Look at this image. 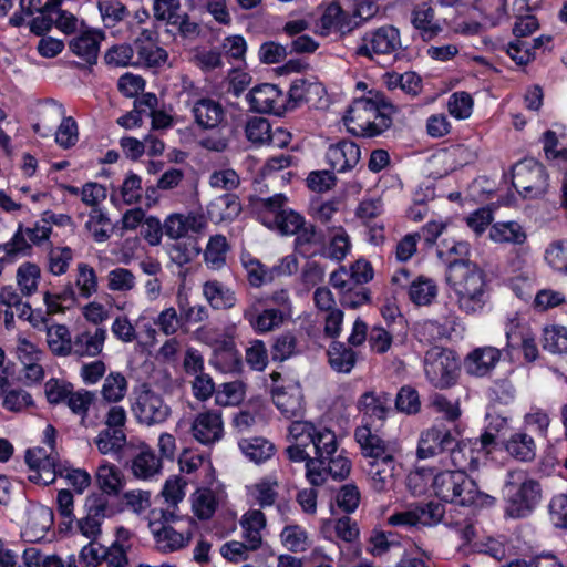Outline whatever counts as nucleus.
<instances>
[{
    "instance_id": "nucleus-52",
    "label": "nucleus",
    "mask_w": 567,
    "mask_h": 567,
    "mask_svg": "<svg viewBox=\"0 0 567 567\" xmlns=\"http://www.w3.org/2000/svg\"><path fill=\"white\" fill-rule=\"evenodd\" d=\"M94 443L101 454H117L126 443V435L122 429H104L94 439Z\"/></svg>"
},
{
    "instance_id": "nucleus-55",
    "label": "nucleus",
    "mask_w": 567,
    "mask_h": 567,
    "mask_svg": "<svg viewBox=\"0 0 567 567\" xmlns=\"http://www.w3.org/2000/svg\"><path fill=\"white\" fill-rule=\"evenodd\" d=\"M72 259L73 250L70 247H51L47 255V268L54 276L63 275Z\"/></svg>"
},
{
    "instance_id": "nucleus-61",
    "label": "nucleus",
    "mask_w": 567,
    "mask_h": 567,
    "mask_svg": "<svg viewBox=\"0 0 567 567\" xmlns=\"http://www.w3.org/2000/svg\"><path fill=\"white\" fill-rule=\"evenodd\" d=\"M62 0H48L40 10V16L32 19L30 22V30L37 35H43L49 32L54 25V12L60 7Z\"/></svg>"
},
{
    "instance_id": "nucleus-5",
    "label": "nucleus",
    "mask_w": 567,
    "mask_h": 567,
    "mask_svg": "<svg viewBox=\"0 0 567 567\" xmlns=\"http://www.w3.org/2000/svg\"><path fill=\"white\" fill-rule=\"evenodd\" d=\"M434 494L442 501L461 506L488 507L495 498L478 489L475 481L463 471H444L434 476Z\"/></svg>"
},
{
    "instance_id": "nucleus-7",
    "label": "nucleus",
    "mask_w": 567,
    "mask_h": 567,
    "mask_svg": "<svg viewBox=\"0 0 567 567\" xmlns=\"http://www.w3.org/2000/svg\"><path fill=\"white\" fill-rule=\"evenodd\" d=\"M505 489L508 502L506 512L514 518L527 516L542 497L538 482L519 470L508 472Z\"/></svg>"
},
{
    "instance_id": "nucleus-63",
    "label": "nucleus",
    "mask_w": 567,
    "mask_h": 567,
    "mask_svg": "<svg viewBox=\"0 0 567 567\" xmlns=\"http://www.w3.org/2000/svg\"><path fill=\"white\" fill-rule=\"evenodd\" d=\"M95 399V393L82 389L72 391L65 404L74 414L81 416V424L84 425L90 406L94 403Z\"/></svg>"
},
{
    "instance_id": "nucleus-41",
    "label": "nucleus",
    "mask_w": 567,
    "mask_h": 567,
    "mask_svg": "<svg viewBox=\"0 0 567 567\" xmlns=\"http://www.w3.org/2000/svg\"><path fill=\"white\" fill-rule=\"evenodd\" d=\"M96 483L104 494L117 496L124 488L125 480L115 465L105 462L97 467Z\"/></svg>"
},
{
    "instance_id": "nucleus-21",
    "label": "nucleus",
    "mask_w": 567,
    "mask_h": 567,
    "mask_svg": "<svg viewBox=\"0 0 567 567\" xmlns=\"http://www.w3.org/2000/svg\"><path fill=\"white\" fill-rule=\"evenodd\" d=\"M411 23L417 37L425 42L434 40L444 31L442 21L436 18L435 10L427 2L419 3L412 9Z\"/></svg>"
},
{
    "instance_id": "nucleus-26",
    "label": "nucleus",
    "mask_w": 567,
    "mask_h": 567,
    "mask_svg": "<svg viewBox=\"0 0 567 567\" xmlns=\"http://www.w3.org/2000/svg\"><path fill=\"white\" fill-rule=\"evenodd\" d=\"M328 241L323 239L320 256L336 262H341L351 250V241L348 233L341 226L328 227Z\"/></svg>"
},
{
    "instance_id": "nucleus-30",
    "label": "nucleus",
    "mask_w": 567,
    "mask_h": 567,
    "mask_svg": "<svg viewBox=\"0 0 567 567\" xmlns=\"http://www.w3.org/2000/svg\"><path fill=\"white\" fill-rule=\"evenodd\" d=\"M103 39L104 34L100 31H85L73 38L69 48L75 55L92 65L96 63L100 43Z\"/></svg>"
},
{
    "instance_id": "nucleus-24",
    "label": "nucleus",
    "mask_w": 567,
    "mask_h": 567,
    "mask_svg": "<svg viewBox=\"0 0 567 567\" xmlns=\"http://www.w3.org/2000/svg\"><path fill=\"white\" fill-rule=\"evenodd\" d=\"M31 307L22 300V297L12 286L3 287L0 290V317L3 316L6 327L9 329L14 317L27 320L31 317Z\"/></svg>"
},
{
    "instance_id": "nucleus-38",
    "label": "nucleus",
    "mask_w": 567,
    "mask_h": 567,
    "mask_svg": "<svg viewBox=\"0 0 567 567\" xmlns=\"http://www.w3.org/2000/svg\"><path fill=\"white\" fill-rule=\"evenodd\" d=\"M64 117L63 104L55 100H47L40 111L39 121L33 125V131L41 136H49Z\"/></svg>"
},
{
    "instance_id": "nucleus-46",
    "label": "nucleus",
    "mask_w": 567,
    "mask_h": 567,
    "mask_svg": "<svg viewBox=\"0 0 567 567\" xmlns=\"http://www.w3.org/2000/svg\"><path fill=\"white\" fill-rule=\"evenodd\" d=\"M506 451L516 460L528 462L536 455L534 439L526 433H515L506 442Z\"/></svg>"
},
{
    "instance_id": "nucleus-39",
    "label": "nucleus",
    "mask_w": 567,
    "mask_h": 567,
    "mask_svg": "<svg viewBox=\"0 0 567 567\" xmlns=\"http://www.w3.org/2000/svg\"><path fill=\"white\" fill-rule=\"evenodd\" d=\"M238 446L243 454L256 464L265 463L274 456L276 451L275 445L261 436L241 439Z\"/></svg>"
},
{
    "instance_id": "nucleus-19",
    "label": "nucleus",
    "mask_w": 567,
    "mask_h": 567,
    "mask_svg": "<svg viewBox=\"0 0 567 567\" xmlns=\"http://www.w3.org/2000/svg\"><path fill=\"white\" fill-rule=\"evenodd\" d=\"M150 528L155 538L157 550L164 554L187 547L193 537L189 528L176 530L172 525L162 524L161 522H151Z\"/></svg>"
},
{
    "instance_id": "nucleus-27",
    "label": "nucleus",
    "mask_w": 567,
    "mask_h": 567,
    "mask_svg": "<svg viewBox=\"0 0 567 567\" xmlns=\"http://www.w3.org/2000/svg\"><path fill=\"white\" fill-rule=\"evenodd\" d=\"M192 113L195 123L205 130L217 127L225 117L221 104L209 97L197 100L192 107Z\"/></svg>"
},
{
    "instance_id": "nucleus-37",
    "label": "nucleus",
    "mask_w": 567,
    "mask_h": 567,
    "mask_svg": "<svg viewBox=\"0 0 567 567\" xmlns=\"http://www.w3.org/2000/svg\"><path fill=\"white\" fill-rule=\"evenodd\" d=\"M203 296L213 309H230L237 302L236 293L218 280H208L203 285Z\"/></svg>"
},
{
    "instance_id": "nucleus-45",
    "label": "nucleus",
    "mask_w": 567,
    "mask_h": 567,
    "mask_svg": "<svg viewBox=\"0 0 567 567\" xmlns=\"http://www.w3.org/2000/svg\"><path fill=\"white\" fill-rule=\"evenodd\" d=\"M240 261L244 269L246 270L247 280L251 287L260 288L261 286L274 280L271 268H267L250 254H243Z\"/></svg>"
},
{
    "instance_id": "nucleus-8",
    "label": "nucleus",
    "mask_w": 567,
    "mask_h": 567,
    "mask_svg": "<svg viewBox=\"0 0 567 567\" xmlns=\"http://www.w3.org/2000/svg\"><path fill=\"white\" fill-rule=\"evenodd\" d=\"M458 362L453 352L440 347L431 348L424 355V372L429 382L440 389L455 383Z\"/></svg>"
},
{
    "instance_id": "nucleus-25",
    "label": "nucleus",
    "mask_w": 567,
    "mask_h": 567,
    "mask_svg": "<svg viewBox=\"0 0 567 567\" xmlns=\"http://www.w3.org/2000/svg\"><path fill=\"white\" fill-rule=\"evenodd\" d=\"M272 401L287 419L299 417L303 412L302 392L299 385L277 388L272 391Z\"/></svg>"
},
{
    "instance_id": "nucleus-43",
    "label": "nucleus",
    "mask_w": 567,
    "mask_h": 567,
    "mask_svg": "<svg viewBox=\"0 0 567 567\" xmlns=\"http://www.w3.org/2000/svg\"><path fill=\"white\" fill-rule=\"evenodd\" d=\"M477 442H457L447 451L450 453L451 463L457 468L456 471H474L478 467V458L475 456V447Z\"/></svg>"
},
{
    "instance_id": "nucleus-14",
    "label": "nucleus",
    "mask_w": 567,
    "mask_h": 567,
    "mask_svg": "<svg viewBox=\"0 0 567 567\" xmlns=\"http://www.w3.org/2000/svg\"><path fill=\"white\" fill-rule=\"evenodd\" d=\"M443 515V505L435 502L419 503L411 505L406 511L392 514L388 523L392 526H425L439 523Z\"/></svg>"
},
{
    "instance_id": "nucleus-44",
    "label": "nucleus",
    "mask_w": 567,
    "mask_h": 567,
    "mask_svg": "<svg viewBox=\"0 0 567 567\" xmlns=\"http://www.w3.org/2000/svg\"><path fill=\"white\" fill-rule=\"evenodd\" d=\"M164 233L171 239L185 237L189 230L198 231L200 223L196 216H184L182 214H172L164 221Z\"/></svg>"
},
{
    "instance_id": "nucleus-33",
    "label": "nucleus",
    "mask_w": 567,
    "mask_h": 567,
    "mask_svg": "<svg viewBox=\"0 0 567 567\" xmlns=\"http://www.w3.org/2000/svg\"><path fill=\"white\" fill-rule=\"evenodd\" d=\"M287 198L282 194H276L267 198H256L252 200V209L257 218L268 228L277 224L278 217L285 209Z\"/></svg>"
},
{
    "instance_id": "nucleus-54",
    "label": "nucleus",
    "mask_w": 567,
    "mask_h": 567,
    "mask_svg": "<svg viewBox=\"0 0 567 567\" xmlns=\"http://www.w3.org/2000/svg\"><path fill=\"white\" fill-rule=\"evenodd\" d=\"M78 275L75 286L80 297L89 299L97 291V276L93 267L85 262H80L76 268Z\"/></svg>"
},
{
    "instance_id": "nucleus-51",
    "label": "nucleus",
    "mask_w": 567,
    "mask_h": 567,
    "mask_svg": "<svg viewBox=\"0 0 567 567\" xmlns=\"http://www.w3.org/2000/svg\"><path fill=\"white\" fill-rule=\"evenodd\" d=\"M228 250L229 246L225 236H213L204 252L206 265L214 270L220 269L226 264V255Z\"/></svg>"
},
{
    "instance_id": "nucleus-2",
    "label": "nucleus",
    "mask_w": 567,
    "mask_h": 567,
    "mask_svg": "<svg viewBox=\"0 0 567 567\" xmlns=\"http://www.w3.org/2000/svg\"><path fill=\"white\" fill-rule=\"evenodd\" d=\"M446 281L456 296L458 310L467 316L481 313L491 299L485 271L470 260L450 264Z\"/></svg>"
},
{
    "instance_id": "nucleus-6",
    "label": "nucleus",
    "mask_w": 567,
    "mask_h": 567,
    "mask_svg": "<svg viewBox=\"0 0 567 567\" xmlns=\"http://www.w3.org/2000/svg\"><path fill=\"white\" fill-rule=\"evenodd\" d=\"M402 50L399 29L393 25H383L365 32L355 49V54L384 66L395 61Z\"/></svg>"
},
{
    "instance_id": "nucleus-22",
    "label": "nucleus",
    "mask_w": 567,
    "mask_h": 567,
    "mask_svg": "<svg viewBox=\"0 0 567 567\" xmlns=\"http://www.w3.org/2000/svg\"><path fill=\"white\" fill-rule=\"evenodd\" d=\"M360 158V147L350 140H341L331 144L326 152L328 165L338 173H344L354 168Z\"/></svg>"
},
{
    "instance_id": "nucleus-62",
    "label": "nucleus",
    "mask_w": 567,
    "mask_h": 567,
    "mask_svg": "<svg viewBox=\"0 0 567 567\" xmlns=\"http://www.w3.org/2000/svg\"><path fill=\"white\" fill-rule=\"evenodd\" d=\"M97 7L106 28L115 27L128 14L127 8L118 0H101Z\"/></svg>"
},
{
    "instance_id": "nucleus-56",
    "label": "nucleus",
    "mask_w": 567,
    "mask_h": 567,
    "mask_svg": "<svg viewBox=\"0 0 567 567\" xmlns=\"http://www.w3.org/2000/svg\"><path fill=\"white\" fill-rule=\"evenodd\" d=\"M200 252V248L194 239L176 241L168 248L171 260L179 267L192 262Z\"/></svg>"
},
{
    "instance_id": "nucleus-42",
    "label": "nucleus",
    "mask_w": 567,
    "mask_h": 567,
    "mask_svg": "<svg viewBox=\"0 0 567 567\" xmlns=\"http://www.w3.org/2000/svg\"><path fill=\"white\" fill-rule=\"evenodd\" d=\"M158 104L157 96L153 93H145L134 102V109L127 114L117 118V124L125 127L132 128L141 126L143 122V115L148 116L151 110L156 109Z\"/></svg>"
},
{
    "instance_id": "nucleus-35",
    "label": "nucleus",
    "mask_w": 567,
    "mask_h": 567,
    "mask_svg": "<svg viewBox=\"0 0 567 567\" xmlns=\"http://www.w3.org/2000/svg\"><path fill=\"white\" fill-rule=\"evenodd\" d=\"M506 338L508 351L520 348L527 362H534L538 358L536 337L528 328H512L506 332Z\"/></svg>"
},
{
    "instance_id": "nucleus-29",
    "label": "nucleus",
    "mask_w": 567,
    "mask_h": 567,
    "mask_svg": "<svg viewBox=\"0 0 567 567\" xmlns=\"http://www.w3.org/2000/svg\"><path fill=\"white\" fill-rule=\"evenodd\" d=\"M105 339L106 330L104 328L83 331L74 337L71 354L76 357H96L102 352Z\"/></svg>"
},
{
    "instance_id": "nucleus-58",
    "label": "nucleus",
    "mask_w": 567,
    "mask_h": 567,
    "mask_svg": "<svg viewBox=\"0 0 567 567\" xmlns=\"http://www.w3.org/2000/svg\"><path fill=\"white\" fill-rule=\"evenodd\" d=\"M544 258L555 271L567 275V240L551 241L545 249Z\"/></svg>"
},
{
    "instance_id": "nucleus-11",
    "label": "nucleus",
    "mask_w": 567,
    "mask_h": 567,
    "mask_svg": "<svg viewBox=\"0 0 567 567\" xmlns=\"http://www.w3.org/2000/svg\"><path fill=\"white\" fill-rule=\"evenodd\" d=\"M393 285L408 290L409 300L415 306H430L436 299L439 287L434 279L420 275L414 278L406 268H400L391 279Z\"/></svg>"
},
{
    "instance_id": "nucleus-59",
    "label": "nucleus",
    "mask_w": 567,
    "mask_h": 567,
    "mask_svg": "<svg viewBox=\"0 0 567 567\" xmlns=\"http://www.w3.org/2000/svg\"><path fill=\"white\" fill-rule=\"evenodd\" d=\"M280 539L282 545L293 553L305 551L309 547L307 532L298 525L286 526L280 534Z\"/></svg>"
},
{
    "instance_id": "nucleus-13",
    "label": "nucleus",
    "mask_w": 567,
    "mask_h": 567,
    "mask_svg": "<svg viewBox=\"0 0 567 567\" xmlns=\"http://www.w3.org/2000/svg\"><path fill=\"white\" fill-rule=\"evenodd\" d=\"M132 410L137 421L145 425L161 424L171 415V408L162 395L148 389L137 394Z\"/></svg>"
},
{
    "instance_id": "nucleus-47",
    "label": "nucleus",
    "mask_w": 567,
    "mask_h": 567,
    "mask_svg": "<svg viewBox=\"0 0 567 567\" xmlns=\"http://www.w3.org/2000/svg\"><path fill=\"white\" fill-rule=\"evenodd\" d=\"M134 52L136 53V65L155 68L164 64L167 60V52L158 47L156 42H146V44L134 43Z\"/></svg>"
},
{
    "instance_id": "nucleus-60",
    "label": "nucleus",
    "mask_w": 567,
    "mask_h": 567,
    "mask_svg": "<svg viewBox=\"0 0 567 567\" xmlns=\"http://www.w3.org/2000/svg\"><path fill=\"white\" fill-rule=\"evenodd\" d=\"M107 288L114 292H128L136 286V278L132 270L117 267L107 272Z\"/></svg>"
},
{
    "instance_id": "nucleus-34",
    "label": "nucleus",
    "mask_w": 567,
    "mask_h": 567,
    "mask_svg": "<svg viewBox=\"0 0 567 567\" xmlns=\"http://www.w3.org/2000/svg\"><path fill=\"white\" fill-rule=\"evenodd\" d=\"M330 368L337 373H350L357 364L358 353L340 341H333L327 350Z\"/></svg>"
},
{
    "instance_id": "nucleus-18",
    "label": "nucleus",
    "mask_w": 567,
    "mask_h": 567,
    "mask_svg": "<svg viewBox=\"0 0 567 567\" xmlns=\"http://www.w3.org/2000/svg\"><path fill=\"white\" fill-rule=\"evenodd\" d=\"M190 434L198 443L210 445L221 440L224 425L219 411L198 413L190 425Z\"/></svg>"
},
{
    "instance_id": "nucleus-4",
    "label": "nucleus",
    "mask_w": 567,
    "mask_h": 567,
    "mask_svg": "<svg viewBox=\"0 0 567 567\" xmlns=\"http://www.w3.org/2000/svg\"><path fill=\"white\" fill-rule=\"evenodd\" d=\"M392 111L393 105L382 93L370 91L369 96L353 101L343 120L353 134L373 137L391 126Z\"/></svg>"
},
{
    "instance_id": "nucleus-17",
    "label": "nucleus",
    "mask_w": 567,
    "mask_h": 567,
    "mask_svg": "<svg viewBox=\"0 0 567 567\" xmlns=\"http://www.w3.org/2000/svg\"><path fill=\"white\" fill-rule=\"evenodd\" d=\"M391 395L386 392L377 393L375 391L364 392L358 400V410L362 414V425L372 431L375 422L381 424L386 419L390 411Z\"/></svg>"
},
{
    "instance_id": "nucleus-20",
    "label": "nucleus",
    "mask_w": 567,
    "mask_h": 567,
    "mask_svg": "<svg viewBox=\"0 0 567 567\" xmlns=\"http://www.w3.org/2000/svg\"><path fill=\"white\" fill-rule=\"evenodd\" d=\"M455 444V436L444 426H432L419 440L417 457L425 460L447 452Z\"/></svg>"
},
{
    "instance_id": "nucleus-40",
    "label": "nucleus",
    "mask_w": 567,
    "mask_h": 567,
    "mask_svg": "<svg viewBox=\"0 0 567 567\" xmlns=\"http://www.w3.org/2000/svg\"><path fill=\"white\" fill-rule=\"evenodd\" d=\"M243 537L249 542L250 548H259L262 543L261 532L266 527L265 514L259 509H250L240 519Z\"/></svg>"
},
{
    "instance_id": "nucleus-31",
    "label": "nucleus",
    "mask_w": 567,
    "mask_h": 567,
    "mask_svg": "<svg viewBox=\"0 0 567 567\" xmlns=\"http://www.w3.org/2000/svg\"><path fill=\"white\" fill-rule=\"evenodd\" d=\"M501 351L494 347L478 348L472 351L465 360L467 373L476 377L487 374L499 361Z\"/></svg>"
},
{
    "instance_id": "nucleus-28",
    "label": "nucleus",
    "mask_w": 567,
    "mask_h": 567,
    "mask_svg": "<svg viewBox=\"0 0 567 567\" xmlns=\"http://www.w3.org/2000/svg\"><path fill=\"white\" fill-rule=\"evenodd\" d=\"M241 213V203L237 195L226 193L214 198L207 206L209 219L219 224L223 221H231Z\"/></svg>"
},
{
    "instance_id": "nucleus-57",
    "label": "nucleus",
    "mask_w": 567,
    "mask_h": 567,
    "mask_svg": "<svg viewBox=\"0 0 567 567\" xmlns=\"http://www.w3.org/2000/svg\"><path fill=\"white\" fill-rule=\"evenodd\" d=\"M40 268L32 262L22 264L17 270V282L23 296H31L38 289Z\"/></svg>"
},
{
    "instance_id": "nucleus-15",
    "label": "nucleus",
    "mask_w": 567,
    "mask_h": 567,
    "mask_svg": "<svg viewBox=\"0 0 567 567\" xmlns=\"http://www.w3.org/2000/svg\"><path fill=\"white\" fill-rule=\"evenodd\" d=\"M250 109L257 113L282 115L288 111L286 96L275 84L264 83L255 86L247 94Z\"/></svg>"
},
{
    "instance_id": "nucleus-49",
    "label": "nucleus",
    "mask_w": 567,
    "mask_h": 567,
    "mask_svg": "<svg viewBox=\"0 0 567 567\" xmlns=\"http://www.w3.org/2000/svg\"><path fill=\"white\" fill-rule=\"evenodd\" d=\"M72 339L64 324H53L47 329V342L55 355L66 357L72 352Z\"/></svg>"
},
{
    "instance_id": "nucleus-50",
    "label": "nucleus",
    "mask_w": 567,
    "mask_h": 567,
    "mask_svg": "<svg viewBox=\"0 0 567 567\" xmlns=\"http://www.w3.org/2000/svg\"><path fill=\"white\" fill-rule=\"evenodd\" d=\"M52 524V513L45 507L34 508L29 513L24 534L30 540L40 539L44 536Z\"/></svg>"
},
{
    "instance_id": "nucleus-23",
    "label": "nucleus",
    "mask_w": 567,
    "mask_h": 567,
    "mask_svg": "<svg viewBox=\"0 0 567 567\" xmlns=\"http://www.w3.org/2000/svg\"><path fill=\"white\" fill-rule=\"evenodd\" d=\"M243 317L256 332L266 333L279 328L286 319L287 312L275 308L260 311L256 303H251L244 310Z\"/></svg>"
},
{
    "instance_id": "nucleus-10",
    "label": "nucleus",
    "mask_w": 567,
    "mask_h": 567,
    "mask_svg": "<svg viewBox=\"0 0 567 567\" xmlns=\"http://www.w3.org/2000/svg\"><path fill=\"white\" fill-rule=\"evenodd\" d=\"M153 16L155 20L174 27L184 39H195L200 33L199 24L193 21L188 13L182 11L179 0H154Z\"/></svg>"
},
{
    "instance_id": "nucleus-53",
    "label": "nucleus",
    "mask_w": 567,
    "mask_h": 567,
    "mask_svg": "<svg viewBox=\"0 0 567 567\" xmlns=\"http://www.w3.org/2000/svg\"><path fill=\"white\" fill-rule=\"evenodd\" d=\"M543 348L551 353H567V328L548 326L543 329Z\"/></svg>"
},
{
    "instance_id": "nucleus-48",
    "label": "nucleus",
    "mask_w": 567,
    "mask_h": 567,
    "mask_svg": "<svg viewBox=\"0 0 567 567\" xmlns=\"http://www.w3.org/2000/svg\"><path fill=\"white\" fill-rule=\"evenodd\" d=\"M162 467L161 460L154 451L144 447L132 461L133 474L143 480H147L159 472Z\"/></svg>"
},
{
    "instance_id": "nucleus-16",
    "label": "nucleus",
    "mask_w": 567,
    "mask_h": 567,
    "mask_svg": "<svg viewBox=\"0 0 567 567\" xmlns=\"http://www.w3.org/2000/svg\"><path fill=\"white\" fill-rule=\"evenodd\" d=\"M86 514L78 520L79 532L90 540L101 535V525L109 513V501L104 494H92L85 501Z\"/></svg>"
},
{
    "instance_id": "nucleus-12",
    "label": "nucleus",
    "mask_w": 567,
    "mask_h": 567,
    "mask_svg": "<svg viewBox=\"0 0 567 567\" xmlns=\"http://www.w3.org/2000/svg\"><path fill=\"white\" fill-rule=\"evenodd\" d=\"M25 462L32 471L29 480L33 483L49 485L58 475H64V465L60 464L56 453L47 454L43 449L28 450Z\"/></svg>"
},
{
    "instance_id": "nucleus-36",
    "label": "nucleus",
    "mask_w": 567,
    "mask_h": 567,
    "mask_svg": "<svg viewBox=\"0 0 567 567\" xmlns=\"http://www.w3.org/2000/svg\"><path fill=\"white\" fill-rule=\"evenodd\" d=\"M488 237L496 244L523 245L527 240L524 227L515 221L494 223L488 231Z\"/></svg>"
},
{
    "instance_id": "nucleus-64",
    "label": "nucleus",
    "mask_w": 567,
    "mask_h": 567,
    "mask_svg": "<svg viewBox=\"0 0 567 567\" xmlns=\"http://www.w3.org/2000/svg\"><path fill=\"white\" fill-rule=\"evenodd\" d=\"M127 382L121 373H110L103 383L102 395L109 402L121 401L126 393Z\"/></svg>"
},
{
    "instance_id": "nucleus-9",
    "label": "nucleus",
    "mask_w": 567,
    "mask_h": 567,
    "mask_svg": "<svg viewBox=\"0 0 567 567\" xmlns=\"http://www.w3.org/2000/svg\"><path fill=\"white\" fill-rule=\"evenodd\" d=\"M513 186L525 198H536L546 193L548 175L543 164L527 158L513 167Z\"/></svg>"
},
{
    "instance_id": "nucleus-32",
    "label": "nucleus",
    "mask_w": 567,
    "mask_h": 567,
    "mask_svg": "<svg viewBox=\"0 0 567 567\" xmlns=\"http://www.w3.org/2000/svg\"><path fill=\"white\" fill-rule=\"evenodd\" d=\"M324 235L312 224H305L296 234L295 249L305 258L320 256Z\"/></svg>"
},
{
    "instance_id": "nucleus-3",
    "label": "nucleus",
    "mask_w": 567,
    "mask_h": 567,
    "mask_svg": "<svg viewBox=\"0 0 567 567\" xmlns=\"http://www.w3.org/2000/svg\"><path fill=\"white\" fill-rule=\"evenodd\" d=\"M354 439L367 458L365 472L373 491L378 493L390 491L394 486L396 467L394 445L368 426H358Z\"/></svg>"
},
{
    "instance_id": "nucleus-1",
    "label": "nucleus",
    "mask_w": 567,
    "mask_h": 567,
    "mask_svg": "<svg viewBox=\"0 0 567 567\" xmlns=\"http://www.w3.org/2000/svg\"><path fill=\"white\" fill-rule=\"evenodd\" d=\"M291 445L286 449L292 462H306V476L311 485H322L330 475L344 480L351 471V461L340 449L334 431L308 421H293L289 425Z\"/></svg>"
}]
</instances>
